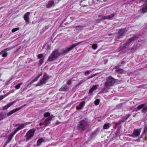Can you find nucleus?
<instances>
[{
    "instance_id": "obj_1",
    "label": "nucleus",
    "mask_w": 147,
    "mask_h": 147,
    "mask_svg": "<svg viewBox=\"0 0 147 147\" xmlns=\"http://www.w3.org/2000/svg\"><path fill=\"white\" fill-rule=\"evenodd\" d=\"M79 43L73 44L70 46L69 47H66L62 50L61 52L59 53L57 50L53 51L51 55L49 56L47 60V61H51L56 59L60 54H65L68 53L73 48L77 46Z\"/></svg>"
},
{
    "instance_id": "obj_13",
    "label": "nucleus",
    "mask_w": 147,
    "mask_h": 147,
    "mask_svg": "<svg viewBox=\"0 0 147 147\" xmlns=\"http://www.w3.org/2000/svg\"><path fill=\"white\" fill-rule=\"evenodd\" d=\"M115 15L114 13H112L109 15L104 16L102 18V20H105L106 19L110 20L113 18Z\"/></svg>"
},
{
    "instance_id": "obj_20",
    "label": "nucleus",
    "mask_w": 147,
    "mask_h": 147,
    "mask_svg": "<svg viewBox=\"0 0 147 147\" xmlns=\"http://www.w3.org/2000/svg\"><path fill=\"white\" fill-rule=\"evenodd\" d=\"M13 47H10L5 49H4L3 50L0 52V55H1L3 53V52H7V51H9L12 49L13 48Z\"/></svg>"
},
{
    "instance_id": "obj_34",
    "label": "nucleus",
    "mask_w": 147,
    "mask_h": 147,
    "mask_svg": "<svg viewBox=\"0 0 147 147\" xmlns=\"http://www.w3.org/2000/svg\"><path fill=\"white\" fill-rule=\"evenodd\" d=\"M74 27L78 30H80L82 28V26H75Z\"/></svg>"
},
{
    "instance_id": "obj_35",
    "label": "nucleus",
    "mask_w": 147,
    "mask_h": 147,
    "mask_svg": "<svg viewBox=\"0 0 147 147\" xmlns=\"http://www.w3.org/2000/svg\"><path fill=\"white\" fill-rule=\"evenodd\" d=\"M71 82H72V79H70L67 82V84L68 85H70L71 84Z\"/></svg>"
},
{
    "instance_id": "obj_2",
    "label": "nucleus",
    "mask_w": 147,
    "mask_h": 147,
    "mask_svg": "<svg viewBox=\"0 0 147 147\" xmlns=\"http://www.w3.org/2000/svg\"><path fill=\"white\" fill-rule=\"evenodd\" d=\"M49 78L50 77L47 74L44 73L42 79L36 84V86H40L46 83Z\"/></svg>"
},
{
    "instance_id": "obj_6",
    "label": "nucleus",
    "mask_w": 147,
    "mask_h": 147,
    "mask_svg": "<svg viewBox=\"0 0 147 147\" xmlns=\"http://www.w3.org/2000/svg\"><path fill=\"white\" fill-rule=\"evenodd\" d=\"M140 129H136L134 130L132 134H129L128 136L133 138L139 137L140 135Z\"/></svg>"
},
{
    "instance_id": "obj_27",
    "label": "nucleus",
    "mask_w": 147,
    "mask_h": 147,
    "mask_svg": "<svg viewBox=\"0 0 147 147\" xmlns=\"http://www.w3.org/2000/svg\"><path fill=\"white\" fill-rule=\"evenodd\" d=\"M97 47V45L96 44H93L92 46V48L94 49H96Z\"/></svg>"
},
{
    "instance_id": "obj_8",
    "label": "nucleus",
    "mask_w": 147,
    "mask_h": 147,
    "mask_svg": "<svg viewBox=\"0 0 147 147\" xmlns=\"http://www.w3.org/2000/svg\"><path fill=\"white\" fill-rule=\"evenodd\" d=\"M30 122H27L25 123H23L20 124L19 125L18 127H17L14 130V131L15 133H16L19 130L23 128L25 126L30 124Z\"/></svg>"
},
{
    "instance_id": "obj_3",
    "label": "nucleus",
    "mask_w": 147,
    "mask_h": 147,
    "mask_svg": "<svg viewBox=\"0 0 147 147\" xmlns=\"http://www.w3.org/2000/svg\"><path fill=\"white\" fill-rule=\"evenodd\" d=\"M87 122L85 120H83L80 121L77 125L78 129L81 131H84L87 125Z\"/></svg>"
},
{
    "instance_id": "obj_9",
    "label": "nucleus",
    "mask_w": 147,
    "mask_h": 147,
    "mask_svg": "<svg viewBox=\"0 0 147 147\" xmlns=\"http://www.w3.org/2000/svg\"><path fill=\"white\" fill-rule=\"evenodd\" d=\"M22 107H22L13 110H12L11 111H10L6 114V115H7V116L8 117L11 115L15 113L16 112L21 109Z\"/></svg>"
},
{
    "instance_id": "obj_32",
    "label": "nucleus",
    "mask_w": 147,
    "mask_h": 147,
    "mask_svg": "<svg viewBox=\"0 0 147 147\" xmlns=\"http://www.w3.org/2000/svg\"><path fill=\"white\" fill-rule=\"evenodd\" d=\"M81 83H79L78 84H77L76 86L74 87V88L75 89H76L78 88L79 87V86L81 84Z\"/></svg>"
},
{
    "instance_id": "obj_28",
    "label": "nucleus",
    "mask_w": 147,
    "mask_h": 147,
    "mask_svg": "<svg viewBox=\"0 0 147 147\" xmlns=\"http://www.w3.org/2000/svg\"><path fill=\"white\" fill-rule=\"evenodd\" d=\"M1 54H2V56L4 57H6L7 56V53H6V52H3V53Z\"/></svg>"
},
{
    "instance_id": "obj_19",
    "label": "nucleus",
    "mask_w": 147,
    "mask_h": 147,
    "mask_svg": "<svg viewBox=\"0 0 147 147\" xmlns=\"http://www.w3.org/2000/svg\"><path fill=\"white\" fill-rule=\"evenodd\" d=\"M53 6H54V2L53 1H50L48 3L47 5V7L49 8Z\"/></svg>"
},
{
    "instance_id": "obj_16",
    "label": "nucleus",
    "mask_w": 147,
    "mask_h": 147,
    "mask_svg": "<svg viewBox=\"0 0 147 147\" xmlns=\"http://www.w3.org/2000/svg\"><path fill=\"white\" fill-rule=\"evenodd\" d=\"M84 105L85 102H82L79 105L76 106V109H81L84 107Z\"/></svg>"
},
{
    "instance_id": "obj_26",
    "label": "nucleus",
    "mask_w": 147,
    "mask_h": 147,
    "mask_svg": "<svg viewBox=\"0 0 147 147\" xmlns=\"http://www.w3.org/2000/svg\"><path fill=\"white\" fill-rule=\"evenodd\" d=\"M51 118H49L47 119L45 121V125H47L49 123V121L51 119Z\"/></svg>"
},
{
    "instance_id": "obj_21",
    "label": "nucleus",
    "mask_w": 147,
    "mask_h": 147,
    "mask_svg": "<svg viewBox=\"0 0 147 147\" xmlns=\"http://www.w3.org/2000/svg\"><path fill=\"white\" fill-rule=\"evenodd\" d=\"M14 131L13 133H12L10 134L9 135H8V139L9 140L11 141L13 136H14V135L16 134Z\"/></svg>"
},
{
    "instance_id": "obj_5",
    "label": "nucleus",
    "mask_w": 147,
    "mask_h": 147,
    "mask_svg": "<svg viewBox=\"0 0 147 147\" xmlns=\"http://www.w3.org/2000/svg\"><path fill=\"white\" fill-rule=\"evenodd\" d=\"M35 129H32L29 130L26 134V139L28 140L30 139L34 135Z\"/></svg>"
},
{
    "instance_id": "obj_39",
    "label": "nucleus",
    "mask_w": 147,
    "mask_h": 147,
    "mask_svg": "<svg viewBox=\"0 0 147 147\" xmlns=\"http://www.w3.org/2000/svg\"><path fill=\"white\" fill-rule=\"evenodd\" d=\"M10 141V140L7 139L5 142V145H6Z\"/></svg>"
},
{
    "instance_id": "obj_42",
    "label": "nucleus",
    "mask_w": 147,
    "mask_h": 147,
    "mask_svg": "<svg viewBox=\"0 0 147 147\" xmlns=\"http://www.w3.org/2000/svg\"><path fill=\"white\" fill-rule=\"evenodd\" d=\"M147 131V129L146 128H145L144 129V132H146Z\"/></svg>"
},
{
    "instance_id": "obj_17",
    "label": "nucleus",
    "mask_w": 147,
    "mask_h": 147,
    "mask_svg": "<svg viewBox=\"0 0 147 147\" xmlns=\"http://www.w3.org/2000/svg\"><path fill=\"white\" fill-rule=\"evenodd\" d=\"M68 89V86L67 85H65L63 86L61 88H60L59 90V91H65Z\"/></svg>"
},
{
    "instance_id": "obj_25",
    "label": "nucleus",
    "mask_w": 147,
    "mask_h": 147,
    "mask_svg": "<svg viewBox=\"0 0 147 147\" xmlns=\"http://www.w3.org/2000/svg\"><path fill=\"white\" fill-rule=\"evenodd\" d=\"M93 70L90 71V70H87L85 71L84 72V75L86 76H87L88 75L90 74V73L92 72Z\"/></svg>"
},
{
    "instance_id": "obj_36",
    "label": "nucleus",
    "mask_w": 147,
    "mask_h": 147,
    "mask_svg": "<svg viewBox=\"0 0 147 147\" xmlns=\"http://www.w3.org/2000/svg\"><path fill=\"white\" fill-rule=\"evenodd\" d=\"M44 58H42L40 59L39 60V63H40V65H41L42 63H43V59Z\"/></svg>"
},
{
    "instance_id": "obj_31",
    "label": "nucleus",
    "mask_w": 147,
    "mask_h": 147,
    "mask_svg": "<svg viewBox=\"0 0 147 147\" xmlns=\"http://www.w3.org/2000/svg\"><path fill=\"white\" fill-rule=\"evenodd\" d=\"M50 114L49 112H47L44 114V117H47L50 115Z\"/></svg>"
},
{
    "instance_id": "obj_29",
    "label": "nucleus",
    "mask_w": 147,
    "mask_h": 147,
    "mask_svg": "<svg viewBox=\"0 0 147 147\" xmlns=\"http://www.w3.org/2000/svg\"><path fill=\"white\" fill-rule=\"evenodd\" d=\"M19 28H13L12 30V32L13 33L14 32H15L19 30Z\"/></svg>"
},
{
    "instance_id": "obj_23",
    "label": "nucleus",
    "mask_w": 147,
    "mask_h": 147,
    "mask_svg": "<svg viewBox=\"0 0 147 147\" xmlns=\"http://www.w3.org/2000/svg\"><path fill=\"white\" fill-rule=\"evenodd\" d=\"M110 126V124L109 123L105 124L103 125V128L105 129H108Z\"/></svg>"
},
{
    "instance_id": "obj_33",
    "label": "nucleus",
    "mask_w": 147,
    "mask_h": 147,
    "mask_svg": "<svg viewBox=\"0 0 147 147\" xmlns=\"http://www.w3.org/2000/svg\"><path fill=\"white\" fill-rule=\"evenodd\" d=\"M99 100L98 99H96L95 101V104L97 105L99 104Z\"/></svg>"
},
{
    "instance_id": "obj_37",
    "label": "nucleus",
    "mask_w": 147,
    "mask_h": 147,
    "mask_svg": "<svg viewBox=\"0 0 147 147\" xmlns=\"http://www.w3.org/2000/svg\"><path fill=\"white\" fill-rule=\"evenodd\" d=\"M97 74H93V75H92L90 76L88 78V79H90V78H93L94 76H96Z\"/></svg>"
},
{
    "instance_id": "obj_15",
    "label": "nucleus",
    "mask_w": 147,
    "mask_h": 147,
    "mask_svg": "<svg viewBox=\"0 0 147 147\" xmlns=\"http://www.w3.org/2000/svg\"><path fill=\"white\" fill-rule=\"evenodd\" d=\"M15 101H13L12 102H9L5 106H4L3 107V110H5L9 108L14 103Z\"/></svg>"
},
{
    "instance_id": "obj_12",
    "label": "nucleus",
    "mask_w": 147,
    "mask_h": 147,
    "mask_svg": "<svg viewBox=\"0 0 147 147\" xmlns=\"http://www.w3.org/2000/svg\"><path fill=\"white\" fill-rule=\"evenodd\" d=\"M137 38V36H134V37L131 38L127 41L126 43V45H127L128 44L129 42L136 40Z\"/></svg>"
},
{
    "instance_id": "obj_14",
    "label": "nucleus",
    "mask_w": 147,
    "mask_h": 147,
    "mask_svg": "<svg viewBox=\"0 0 147 147\" xmlns=\"http://www.w3.org/2000/svg\"><path fill=\"white\" fill-rule=\"evenodd\" d=\"M98 87V85H93L91 89L89 90V93H92L94 91L97 89Z\"/></svg>"
},
{
    "instance_id": "obj_24",
    "label": "nucleus",
    "mask_w": 147,
    "mask_h": 147,
    "mask_svg": "<svg viewBox=\"0 0 147 147\" xmlns=\"http://www.w3.org/2000/svg\"><path fill=\"white\" fill-rule=\"evenodd\" d=\"M22 84V83H20L17 85H16L15 86V88L17 89H18L20 88V86Z\"/></svg>"
},
{
    "instance_id": "obj_30",
    "label": "nucleus",
    "mask_w": 147,
    "mask_h": 147,
    "mask_svg": "<svg viewBox=\"0 0 147 147\" xmlns=\"http://www.w3.org/2000/svg\"><path fill=\"white\" fill-rule=\"evenodd\" d=\"M38 58L41 59L42 58H44L43 57V55L42 54H40L38 55Z\"/></svg>"
},
{
    "instance_id": "obj_18",
    "label": "nucleus",
    "mask_w": 147,
    "mask_h": 147,
    "mask_svg": "<svg viewBox=\"0 0 147 147\" xmlns=\"http://www.w3.org/2000/svg\"><path fill=\"white\" fill-rule=\"evenodd\" d=\"M41 74L38 75V76H37L34 79L32 80L31 82H30L28 84V85H27V86L31 85L32 83H33L35 82L39 78L40 76H41Z\"/></svg>"
},
{
    "instance_id": "obj_40",
    "label": "nucleus",
    "mask_w": 147,
    "mask_h": 147,
    "mask_svg": "<svg viewBox=\"0 0 147 147\" xmlns=\"http://www.w3.org/2000/svg\"><path fill=\"white\" fill-rule=\"evenodd\" d=\"M4 98V97L3 96H0V100H1L2 99H3Z\"/></svg>"
},
{
    "instance_id": "obj_41",
    "label": "nucleus",
    "mask_w": 147,
    "mask_h": 147,
    "mask_svg": "<svg viewBox=\"0 0 147 147\" xmlns=\"http://www.w3.org/2000/svg\"><path fill=\"white\" fill-rule=\"evenodd\" d=\"M130 115H129V114L128 115H126V117L127 116V117H126V119H127L129 116H130Z\"/></svg>"
},
{
    "instance_id": "obj_22",
    "label": "nucleus",
    "mask_w": 147,
    "mask_h": 147,
    "mask_svg": "<svg viewBox=\"0 0 147 147\" xmlns=\"http://www.w3.org/2000/svg\"><path fill=\"white\" fill-rule=\"evenodd\" d=\"M44 141V140L42 138H40V139H39L37 141V146H40L41 143L43 142Z\"/></svg>"
},
{
    "instance_id": "obj_7",
    "label": "nucleus",
    "mask_w": 147,
    "mask_h": 147,
    "mask_svg": "<svg viewBox=\"0 0 147 147\" xmlns=\"http://www.w3.org/2000/svg\"><path fill=\"white\" fill-rule=\"evenodd\" d=\"M143 108L142 110V112H145L147 111V106H145L144 104H142L137 107L136 111H138L141 109Z\"/></svg>"
},
{
    "instance_id": "obj_10",
    "label": "nucleus",
    "mask_w": 147,
    "mask_h": 147,
    "mask_svg": "<svg viewBox=\"0 0 147 147\" xmlns=\"http://www.w3.org/2000/svg\"><path fill=\"white\" fill-rule=\"evenodd\" d=\"M126 32L125 30L124 29H121L119 30L118 34L119 36V38H121Z\"/></svg>"
},
{
    "instance_id": "obj_4",
    "label": "nucleus",
    "mask_w": 147,
    "mask_h": 147,
    "mask_svg": "<svg viewBox=\"0 0 147 147\" xmlns=\"http://www.w3.org/2000/svg\"><path fill=\"white\" fill-rule=\"evenodd\" d=\"M115 82V80L114 79L111 77H109L107 79L106 82L105 83V86H112L114 84Z\"/></svg>"
},
{
    "instance_id": "obj_11",
    "label": "nucleus",
    "mask_w": 147,
    "mask_h": 147,
    "mask_svg": "<svg viewBox=\"0 0 147 147\" xmlns=\"http://www.w3.org/2000/svg\"><path fill=\"white\" fill-rule=\"evenodd\" d=\"M30 13V12H28L26 13L24 16V18L25 21L26 22H29V16Z\"/></svg>"
},
{
    "instance_id": "obj_38",
    "label": "nucleus",
    "mask_w": 147,
    "mask_h": 147,
    "mask_svg": "<svg viewBox=\"0 0 147 147\" xmlns=\"http://www.w3.org/2000/svg\"><path fill=\"white\" fill-rule=\"evenodd\" d=\"M117 71L118 72H122L123 71V70L121 69H118L117 70Z\"/></svg>"
}]
</instances>
